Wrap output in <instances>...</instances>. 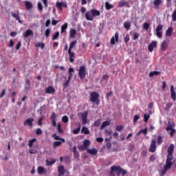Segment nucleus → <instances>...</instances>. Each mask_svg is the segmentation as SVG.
Masks as SVG:
<instances>
[{
  "mask_svg": "<svg viewBox=\"0 0 176 176\" xmlns=\"http://www.w3.org/2000/svg\"><path fill=\"white\" fill-rule=\"evenodd\" d=\"M140 119V116L135 115L133 118V123H136V122Z\"/></svg>",
  "mask_w": 176,
  "mask_h": 176,
  "instance_id": "338daca9",
  "label": "nucleus"
},
{
  "mask_svg": "<svg viewBox=\"0 0 176 176\" xmlns=\"http://www.w3.org/2000/svg\"><path fill=\"white\" fill-rule=\"evenodd\" d=\"M72 72H74V68L70 67L69 69V72H68V79L69 80H71V79H72V76H74V74H72Z\"/></svg>",
  "mask_w": 176,
  "mask_h": 176,
  "instance_id": "c756f323",
  "label": "nucleus"
},
{
  "mask_svg": "<svg viewBox=\"0 0 176 176\" xmlns=\"http://www.w3.org/2000/svg\"><path fill=\"white\" fill-rule=\"evenodd\" d=\"M149 118H151V116L149 114L146 113L144 115V120L146 123V122H148V120H149Z\"/></svg>",
  "mask_w": 176,
  "mask_h": 176,
  "instance_id": "603ef678",
  "label": "nucleus"
},
{
  "mask_svg": "<svg viewBox=\"0 0 176 176\" xmlns=\"http://www.w3.org/2000/svg\"><path fill=\"white\" fill-rule=\"evenodd\" d=\"M69 82H71V80H69V79H68L67 80L65 81V82L63 83L64 89H67L68 87V86H69Z\"/></svg>",
  "mask_w": 176,
  "mask_h": 176,
  "instance_id": "09e8293b",
  "label": "nucleus"
},
{
  "mask_svg": "<svg viewBox=\"0 0 176 176\" xmlns=\"http://www.w3.org/2000/svg\"><path fill=\"white\" fill-rule=\"evenodd\" d=\"M170 132L169 133V135H170V137H174V134H175V129H170L169 130Z\"/></svg>",
  "mask_w": 176,
  "mask_h": 176,
  "instance_id": "0e129e2a",
  "label": "nucleus"
},
{
  "mask_svg": "<svg viewBox=\"0 0 176 176\" xmlns=\"http://www.w3.org/2000/svg\"><path fill=\"white\" fill-rule=\"evenodd\" d=\"M170 96L173 101H176V93L175 90L174 89V85L170 86Z\"/></svg>",
  "mask_w": 176,
  "mask_h": 176,
  "instance_id": "dca6fc26",
  "label": "nucleus"
},
{
  "mask_svg": "<svg viewBox=\"0 0 176 176\" xmlns=\"http://www.w3.org/2000/svg\"><path fill=\"white\" fill-rule=\"evenodd\" d=\"M90 97L91 102H96V105L100 104V100H98V98H100V94H98V93L94 91L90 94Z\"/></svg>",
  "mask_w": 176,
  "mask_h": 176,
  "instance_id": "f03ea898",
  "label": "nucleus"
},
{
  "mask_svg": "<svg viewBox=\"0 0 176 176\" xmlns=\"http://www.w3.org/2000/svg\"><path fill=\"white\" fill-rule=\"evenodd\" d=\"M157 42L155 41H151V43L148 45V52L152 53L155 47H157Z\"/></svg>",
  "mask_w": 176,
  "mask_h": 176,
  "instance_id": "9d476101",
  "label": "nucleus"
},
{
  "mask_svg": "<svg viewBox=\"0 0 176 176\" xmlns=\"http://www.w3.org/2000/svg\"><path fill=\"white\" fill-rule=\"evenodd\" d=\"M57 130L59 134H61V133H63V129H61V124H57Z\"/></svg>",
  "mask_w": 176,
  "mask_h": 176,
  "instance_id": "5fc2aeb1",
  "label": "nucleus"
},
{
  "mask_svg": "<svg viewBox=\"0 0 176 176\" xmlns=\"http://www.w3.org/2000/svg\"><path fill=\"white\" fill-rule=\"evenodd\" d=\"M36 135H41V134H42V129H41V128L37 129L36 131Z\"/></svg>",
  "mask_w": 176,
  "mask_h": 176,
  "instance_id": "69168bd1",
  "label": "nucleus"
},
{
  "mask_svg": "<svg viewBox=\"0 0 176 176\" xmlns=\"http://www.w3.org/2000/svg\"><path fill=\"white\" fill-rule=\"evenodd\" d=\"M162 30H163V25L162 24L158 25L155 29V35L160 39H162V38H163Z\"/></svg>",
  "mask_w": 176,
  "mask_h": 176,
  "instance_id": "20e7f679",
  "label": "nucleus"
},
{
  "mask_svg": "<svg viewBox=\"0 0 176 176\" xmlns=\"http://www.w3.org/2000/svg\"><path fill=\"white\" fill-rule=\"evenodd\" d=\"M153 5L155 6V9H159V6L162 5V0H154Z\"/></svg>",
  "mask_w": 176,
  "mask_h": 176,
  "instance_id": "2f4dec72",
  "label": "nucleus"
},
{
  "mask_svg": "<svg viewBox=\"0 0 176 176\" xmlns=\"http://www.w3.org/2000/svg\"><path fill=\"white\" fill-rule=\"evenodd\" d=\"M45 35L46 38H49V36L50 35V29L48 28L45 30Z\"/></svg>",
  "mask_w": 176,
  "mask_h": 176,
  "instance_id": "052dcab7",
  "label": "nucleus"
},
{
  "mask_svg": "<svg viewBox=\"0 0 176 176\" xmlns=\"http://www.w3.org/2000/svg\"><path fill=\"white\" fill-rule=\"evenodd\" d=\"M79 131H80V127L74 129L73 133L74 134H79Z\"/></svg>",
  "mask_w": 176,
  "mask_h": 176,
  "instance_id": "e2e57ef3",
  "label": "nucleus"
},
{
  "mask_svg": "<svg viewBox=\"0 0 176 176\" xmlns=\"http://www.w3.org/2000/svg\"><path fill=\"white\" fill-rule=\"evenodd\" d=\"M69 120V119L68 118V116H64L62 117V121L63 122V123H68Z\"/></svg>",
  "mask_w": 176,
  "mask_h": 176,
  "instance_id": "de8ad7c7",
  "label": "nucleus"
},
{
  "mask_svg": "<svg viewBox=\"0 0 176 176\" xmlns=\"http://www.w3.org/2000/svg\"><path fill=\"white\" fill-rule=\"evenodd\" d=\"M25 5L27 10H30V9H32V3L28 1H25Z\"/></svg>",
  "mask_w": 176,
  "mask_h": 176,
  "instance_id": "7c9ffc66",
  "label": "nucleus"
},
{
  "mask_svg": "<svg viewBox=\"0 0 176 176\" xmlns=\"http://www.w3.org/2000/svg\"><path fill=\"white\" fill-rule=\"evenodd\" d=\"M124 41L125 43H127L130 41V36L129 34H126L124 38Z\"/></svg>",
  "mask_w": 176,
  "mask_h": 176,
  "instance_id": "4d7b16f0",
  "label": "nucleus"
},
{
  "mask_svg": "<svg viewBox=\"0 0 176 176\" xmlns=\"http://www.w3.org/2000/svg\"><path fill=\"white\" fill-rule=\"evenodd\" d=\"M171 107H173V102H168L166 104V107L164 109L165 111H168L170 110V109L171 108Z\"/></svg>",
  "mask_w": 176,
  "mask_h": 176,
  "instance_id": "c03bdc74",
  "label": "nucleus"
},
{
  "mask_svg": "<svg viewBox=\"0 0 176 176\" xmlns=\"http://www.w3.org/2000/svg\"><path fill=\"white\" fill-rule=\"evenodd\" d=\"M34 122V118H28L23 123L24 126H29L30 127H32V122Z\"/></svg>",
  "mask_w": 176,
  "mask_h": 176,
  "instance_id": "f3484780",
  "label": "nucleus"
},
{
  "mask_svg": "<svg viewBox=\"0 0 176 176\" xmlns=\"http://www.w3.org/2000/svg\"><path fill=\"white\" fill-rule=\"evenodd\" d=\"M68 54L69 56L70 63H74V61H75V59H74V57H75V52H72V50H68Z\"/></svg>",
  "mask_w": 176,
  "mask_h": 176,
  "instance_id": "a211bd4d",
  "label": "nucleus"
},
{
  "mask_svg": "<svg viewBox=\"0 0 176 176\" xmlns=\"http://www.w3.org/2000/svg\"><path fill=\"white\" fill-rule=\"evenodd\" d=\"M116 42H119V32H116L115 33L114 37H112V38H111V42H110V43H111V45H115Z\"/></svg>",
  "mask_w": 176,
  "mask_h": 176,
  "instance_id": "ddd939ff",
  "label": "nucleus"
},
{
  "mask_svg": "<svg viewBox=\"0 0 176 176\" xmlns=\"http://www.w3.org/2000/svg\"><path fill=\"white\" fill-rule=\"evenodd\" d=\"M171 168V166H167V165L164 166V169L161 170L160 176H164L166 174L167 170Z\"/></svg>",
  "mask_w": 176,
  "mask_h": 176,
  "instance_id": "a878e982",
  "label": "nucleus"
},
{
  "mask_svg": "<svg viewBox=\"0 0 176 176\" xmlns=\"http://www.w3.org/2000/svg\"><path fill=\"white\" fill-rule=\"evenodd\" d=\"M106 10H111V9H113V5L109 3V2L106 1L104 3Z\"/></svg>",
  "mask_w": 176,
  "mask_h": 176,
  "instance_id": "bb28decb",
  "label": "nucleus"
},
{
  "mask_svg": "<svg viewBox=\"0 0 176 176\" xmlns=\"http://www.w3.org/2000/svg\"><path fill=\"white\" fill-rule=\"evenodd\" d=\"M38 174H43L45 173V168L43 166H38L37 168Z\"/></svg>",
  "mask_w": 176,
  "mask_h": 176,
  "instance_id": "58836bf2",
  "label": "nucleus"
},
{
  "mask_svg": "<svg viewBox=\"0 0 176 176\" xmlns=\"http://www.w3.org/2000/svg\"><path fill=\"white\" fill-rule=\"evenodd\" d=\"M155 76L160 75V72L154 71V72H150L149 74L150 78H152V76H155Z\"/></svg>",
  "mask_w": 176,
  "mask_h": 176,
  "instance_id": "37998d69",
  "label": "nucleus"
},
{
  "mask_svg": "<svg viewBox=\"0 0 176 176\" xmlns=\"http://www.w3.org/2000/svg\"><path fill=\"white\" fill-rule=\"evenodd\" d=\"M110 124H111V123H109V121L103 122L100 126V130H102V129H105V127L109 126Z\"/></svg>",
  "mask_w": 176,
  "mask_h": 176,
  "instance_id": "c9c22d12",
  "label": "nucleus"
},
{
  "mask_svg": "<svg viewBox=\"0 0 176 176\" xmlns=\"http://www.w3.org/2000/svg\"><path fill=\"white\" fill-rule=\"evenodd\" d=\"M167 47H168V43H167L166 41H163L161 43V49H162V50L165 52V50L167 49Z\"/></svg>",
  "mask_w": 176,
  "mask_h": 176,
  "instance_id": "4be33fe9",
  "label": "nucleus"
},
{
  "mask_svg": "<svg viewBox=\"0 0 176 176\" xmlns=\"http://www.w3.org/2000/svg\"><path fill=\"white\" fill-rule=\"evenodd\" d=\"M149 23L145 22L144 24H143V28L144 30H146V31H148V30H149Z\"/></svg>",
  "mask_w": 176,
  "mask_h": 176,
  "instance_id": "864d4df0",
  "label": "nucleus"
},
{
  "mask_svg": "<svg viewBox=\"0 0 176 176\" xmlns=\"http://www.w3.org/2000/svg\"><path fill=\"white\" fill-rule=\"evenodd\" d=\"M124 129V126L123 125H118L116 127V131H122Z\"/></svg>",
  "mask_w": 176,
  "mask_h": 176,
  "instance_id": "3c124183",
  "label": "nucleus"
},
{
  "mask_svg": "<svg viewBox=\"0 0 176 176\" xmlns=\"http://www.w3.org/2000/svg\"><path fill=\"white\" fill-rule=\"evenodd\" d=\"M140 38V34L138 33H134L133 34V41H137Z\"/></svg>",
  "mask_w": 176,
  "mask_h": 176,
  "instance_id": "680f3d73",
  "label": "nucleus"
},
{
  "mask_svg": "<svg viewBox=\"0 0 176 176\" xmlns=\"http://www.w3.org/2000/svg\"><path fill=\"white\" fill-rule=\"evenodd\" d=\"M91 13L92 14V16L94 17H97L98 16H100L101 15V12H100V11L96 10V9H91Z\"/></svg>",
  "mask_w": 176,
  "mask_h": 176,
  "instance_id": "aec40b11",
  "label": "nucleus"
},
{
  "mask_svg": "<svg viewBox=\"0 0 176 176\" xmlns=\"http://www.w3.org/2000/svg\"><path fill=\"white\" fill-rule=\"evenodd\" d=\"M174 127H175V123L170 122V121L168 122V126L166 129V131H170V130L174 129Z\"/></svg>",
  "mask_w": 176,
  "mask_h": 176,
  "instance_id": "412c9836",
  "label": "nucleus"
},
{
  "mask_svg": "<svg viewBox=\"0 0 176 176\" xmlns=\"http://www.w3.org/2000/svg\"><path fill=\"white\" fill-rule=\"evenodd\" d=\"M54 140H59V141H62V142H63V143L65 142V139L61 138H60V136H56V137L54 138Z\"/></svg>",
  "mask_w": 176,
  "mask_h": 176,
  "instance_id": "13d9d810",
  "label": "nucleus"
},
{
  "mask_svg": "<svg viewBox=\"0 0 176 176\" xmlns=\"http://www.w3.org/2000/svg\"><path fill=\"white\" fill-rule=\"evenodd\" d=\"M36 47H41V49H45V43H38L37 44H36Z\"/></svg>",
  "mask_w": 176,
  "mask_h": 176,
  "instance_id": "8fccbe9b",
  "label": "nucleus"
},
{
  "mask_svg": "<svg viewBox=\"0 0 176 176\" xmlns=\"http://www.w3.org/2000/svg\"><path fill=\"white\" fill-rule=\"evenodd\" d=\"M174 159V156L173 154H168L166 164L168 167H171L173 166V162H171Z\"/></svg>",
  "mask_w": 176,
  "mask_h": 176,
  "instance_id": "0eeeda50",
  "label": "nucleus"
},
{
  "mask_svg": "<svg viewBox=\"0 0 176 176\" xmlns=\"http://www.w3.org/2000/svg\"><path fill=\"white\" fill-rule=\"evenodd\" d=\"M130 27H131V23L129 21H126L124 23V28H125L126 31H129L130 30Z\"/></svg>",
  "mask_w": 176,
  "mask_h": 176,
  "instance_id": "473e14b6",
  "label": "nucleus"
},
{
  "mask_svg": "<svg viewBox=\"0 0 176 176\" xmlns=\"http://www.w3.org/2000/svg\"><path fill=\"white\" fill-rule=\"evenodd\" d=\"M80 115L82 120V124H86V123H87V115H89V111H85L84 113H81Z\"/></svg>",
  "mask_w": 176,
  "mask_h": 176,
  "instance_id": "1a4fd4ad",
  "label": "nucleus"
},
{
  "mask_svg": "<svg viewBox=\"0 0 176 176\" xmlns=\"http://www.w3.org/2000/svg\"><path fill=\"white\" fill-rule=\"evenodd\" d=\"M78 77L80 79H85L86 78V66L81 65L78 69Z\"/></svg>",
  "mask_w": 176,
  "mask_h": 176,
  "instance_id": "7ed1b4c3",
  "label": "nucleus"
},
{
  "mask_svg": "<svg viewBox=\"0 0 176 176\" xmlns=\"http://www.w3.org/2000/svg\"><path fill=\"white\" fill-rule=\"evenodd\" d=\"M46 94H54L56 93V89L53 86H48L45 89Z\"/></svg>",
  "mask_w": 176,
  "mask_h": 176,
  "instance_id": "4468645a",
  "label": "nucleus"
},
{
  "mask_svg": "<svg viewBox=\"0 0 176 176\" xmlns=\"http://www.w3.org/2000/svg\"><path fill=\"white\" fill-rule=\"evenodd\" d=\"M58 36H60V32H56L52 35V41H56V39H58Z\"/></svg>",
  "mask_w": 176,
  "mask_h": 176,
  "instance_id": "ea45409f",
  "label": "nucleus"
},
{
  "mask_svg": "<svg viewBox=\"0 0 176 176\" xmlns=\"http://www.w3.org/2000/svg\"><path fill=\"white\" fill-rule=\"evenodd\" d=\"M171 34H173V28H169L166 32V36H171Z\"/></svg>",
  "mask_w": 176,
  "mask_h": 176,
  "instance_id": "79ce46f5",
  "label": "nucleus"
},
{
  "mask_svg": "<svg viewBox=\"0 0 176 176\" xmlns=\"http://www.w3.org/2000/svg\"><path fill=\"white\" fill-rule=\"evenodd\" d=\"M37 140L36 138H33L32 140H30L28 142V146H30V148H32V146H34V142H36Z\"/></svg>",
  "mask_w": 176,
  "mask_h": 176,
  "instance_id": "e433bc0d",
  "label": "nucleus"
},
{
  "mask_svg": "<svg viewBox=\"0 0 176 176\" xmlns=\"http://www.w3.org/2000/svg\"><path fill=\"white\" fill-rule=\"evenodd\" d=\"M100 123H101V120L98 119L96 121H95V122L94 123V126H95V127H98Z\"/></svg>",
  "mask_w": 176,
  "mask_h": 176,
  "instance_id": "6e6d98bb",
  "label": "nucleus"
},
{
  "mask_svg": "<svg viewBox=\"0 0 176 176\" xmlns=\"http://www.w3.org/2000/svg\"><path fill=\"white\" fill-rule=\"evenodd\" d=\"M173 153H174V144H171L168 148V154L173 155Z\"/></svg>",
  "mask_w": 176,
  "mask_h": 176,
  "instance_id": "cd10ccee",
  "label": "nucleus"
},
{
  "mask_svg": "<svg viewBox=\"0 0 176 176\" xmlns=\"http://www.w3.org/2000/svg\"><path fill=\"white\" fill-rule=\"evenodd\" d=\"M78 43V41L74 40L72 42H71L69 47V50H72L75 46H76V43Z\"/></svg>",
  "mask_w": 176,
  "mask_h": 176,
  "instance_id": "72a5a7b5",
  "label": "nucleus"
},
{
  "mask_svg": "<svg viewBox=\"0 0 176 176\" xmlns=\"http://www.w3.org/2000/svg\"><path fill=\"white\" fill-rule=\"evenodd\" d=\"M58 175L62 176L65 174V168L63 166H59L58 167Z\"/></svg>",
  "mask_w": 176,
  "mask_h": 176,
  "instance_id": "6ab92c4d",
  "label": "nucleus"
},
{
  "mask_svg": "<svg viewBox=\"0 0 176 176\" xmlns=\"http://www.w3.org/2000/svg\"><path fill=\"white\" fill-rule=\"evenodd\" d=\"M156 140L153 139L151 140L150 147L148 148L149 152H151L152 153H154V152H156Z\"/></svg>",
  "mask_w": 176,
  "mask_h": 176,
  "instance_id": "423d86ee",
  "label": "nucleus"
},
{
  "mask_svg": "<svg viewBox=\"0 0 176 176\" xmlns=\"http://www.w3.org/2000/svg\"><path fill=\"white\" fill-rule=\"evenodd\" d=\"M172 20L173 21H176V9L174 10L172 14Z\"/></svg>",
  "mask_w": 176,
  "mask_h": 176,
  "instance_id": "bf43d9fd",
  "label": "nucleus"
},
{
  "mask_svg": "<svg viewBox=\"0 0 176 176\" xmlns=\"http://www.w3.org/2000/svg\"><path fill=\"white\" fill-rule=\"evenodd\" d=\"M56 163V160L53 159L51 161H48L46 160V165L47 166H52V164H54Z\"/></svg>",
  "mask_w": 176,
  "mask_h": 176,
  "instance_id": "a18cd8bd",
  "label": "nucleus"
},
{
  "mask_svg": "<svg viewBox=\"0 0 176 176\" xmlns=\"http://www.w3.org/2000/svg\"><path fill=\"white\" fill-rule=\"evenodd\" d=\"M87 153H89V155H97L98 151H97V149L96 148H92V149L87 148Z\"/></svg>",
  "mask_w": 176,
  "mask_h": 176,
  "instance_id": "393cba45",
  "label": "nucleus"
},
{
  "mask_svg": "<svg viewBox=\"0 0 176 176\" xmlns=\"http://www.w3.org/2000/svg\"><path fill=\"white\" fill-rule=\"evenodd\" d=\"M56 6L57 9L59 10H63V8H67V5L66 2H56Z\"/></svg>",
  "mask_w": 176,
  "mask_h": 176,
  "instance_id": "f8f14e48",
  "label": "nucleus"
},
{
  "mask_svg": "<svg viewBox=\"0 0 176 176\" xmlns=\"http://www.w3.org/2000/svg\"><path fill=\"white\" fill-rule=\"evenodd\" d=\"M73 152L76 157H78V156H79V154H78V150L76 149V146H74L73 147Z\"/></svg>",
  "mask_w": 176,
  "mask_h": 176,
  "instance_id": "49530a36",
  "label": "nucleus"
},
{
  "mask_svg": "<svg viewBox=\"0 0 176 176\" xmlns=\"http://www.w3.org/2000/svg\"><path fill=\"white\" fill-rule=\"evenodd\" d=\"M85 19L88 21H93L94 18L93 17V14H91V10L88 11L85 13Z\"/></svg>",
  "mask_w": 176,
  "mask_h": 176,
  "instance_id": "2eb2a0df",
  "label": "nucleus"
},
{
  "mask_svg": "<svg viewBox=\"0 0 176 176\" xmlns=\"http://www.w3.org/2000/svg\"><path fill=\"white\" fill-rule=\"evenodd\" d=\"M11 16L14 17V19H16L20 24H23V22L21 21V19H20V12L19 10L16 11V14L14 12H11Z\"/></svg>",
  "mask_w": 176,
  "mask_h": 176,
  "instance_id": "9b49d317",
  "label": "nucleus"
},
{
  "mask_svg": "<svg viewBox=\"0 0 176 176\" xmlns=\"http://www.w3.org/2000/svg\"><path fill=\"white\" fill-rule=\"evenodd\" d=\"M60 145H63V142L61 141L54 142L53 144V147L56 148L58 146H60Z\"/></svg>",
  "mask_w": 176,
  "mask_h": 176,
  "instance_id": "a19ab883",
  "label": "nucleus"
},
{
  "mask_svg": "<svg viewBox=\"0 0 176 176\" xmlns=\"http://www.w3.org/2000/svg\"><path fill=\"white\" fill-rule=\"evenodd\" d=\"M163 140H164L163 136H162L161 135H158L157 138V145H162V144H163Z\"/></svg>",
  "mask_w": 176,
  "mask_h": 176,
  "instance_id": "c85d7f7f",
  "label": "nucleus"
},
{
  "mask_svg": "<svg viewBox=\"0 0 176 176\" xmlns=\"http://www.w3.org/2000/svg\"><path fill=\"white\" fill-rule=\"evenodd\" d=\"M75 35H76V30L75 29H71L69 32L70 38H75Z\"/></svg>",
  "mask_w": 176,
  "mask_h": 176,
  "instance_id": "4c0bfd02",
  "label": "nucleus"
},
{
  "mask_svg": "<svg viewBox=\"0 0 176 176\" xmlns=\"http://www.w3.org/2000/svg\"><path fill=\"white\" fill-rule=\"evenodd\" d=\"M34 35V32L31 30H28L24 34L23 36L24 38H28V36H32Z\"/></svg>",
  "mask_w": 176,
  "mask_h": 176,
  "instance_id": "b1692460",
  "label": "nucleus"
},
{
  "mask_svg": "<svg viewBox=\"0 0 176 176\" xmlns=\"http://www.w3.org/2000/svg\"><path fill=\"white\" fill-rule=\"evenodd\" d=\"M68 28V23H65L62 26H61V34H67V30Z\"/></svg>",
  "mask_w": 176,
  "mask_h": 176,
  "instance_id": "5701e85b",
  "label": "nucleus"
},
{
  "mask_svg": "<svg viewBox=\"0 0 176 176\" xmlns=\"http://www.w3.org/2000/svg\"><path fill=\"white\" fill-rule=\"evenodd\" d=\"M125 6L126 8H130V1H126L125 0H121L118 2V8H123Z\"/></svg>",
  "mask_w": 176,
  "mask_h": 176,
  "instance_id": "6e6552de",
  "label": "nucleus"
},
{
  "mask_svg": "<svg viewBox=\"0 0 176 176\" xmlns=\"http://www.w3.org/2000/svg\"><path fill=\"white\" fill-rule=\"evenodd\" d=\"M127 174V170L122 169L120 166H112L109 173L110 176H124Z\"/></svg>",
  "mask_w": 176,
  "mask_h": 176,
  "instance_id": "f257e3e1",
  "label": "nucleus"
},
{
  "mask_svg": "<svg viewBox=\"0 0 176 176\" xmlns=\"http://www.w3.org/2000/svg\"><path fill=\"white\" fill-rule=\"evenodd\" d=\"M90 146V140L85 139L83 142V145L78 147L79 151H87Z\"/></svg>",
  "mask_w": 176,
  "mask_h": 176,
  "instance_id": "39448f33",
  "label": "nucleus"
},
{
  "mask_svg": "<svg viewBox=\"0 0 176 176\" xmlns=\"http://www.w3.org/2000/svg\"><path fill=\"white\" fill-rule=\"evenodd\" d=\"M81 132L82 133V134H86L87 135V134H90V131L88 128H86V126H82Z\"/></svg>",
  "mask_w": 176,
  "mask_h": 176,
  "instance_id": "f704fd0d",
  "label": "nucleus"
},
{
  "mask_svg": "<svg viewBox=\"0 0 176 176\" xmlns=\"http://www.w3.org/2000/svg\"><path fill=\"white\" fill-rule=\"evenodd\" d=\"M56 113H52L50 117L51 120H56Z\"/></svg>",
  "mask_w": 176,
  "mask_h": 176,
  "instance_id": "774afa93",
  "label": "nucleus"
}]
</instances>
